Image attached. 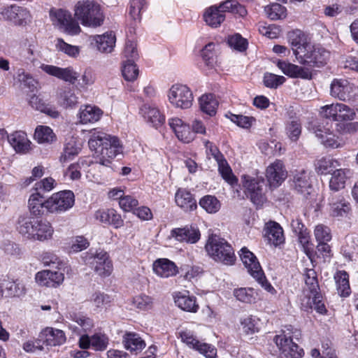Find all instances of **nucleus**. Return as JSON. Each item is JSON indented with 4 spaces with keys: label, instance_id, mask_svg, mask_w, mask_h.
I'll list each match as a JSON object with an SVG mask.
<instances>
[{
    "label": "nucleus",
    "instance_id": "f257e3e1",
    "mask_svg": "<svg viewBox=\"0 0 358 358\" xmlns=\"http://www.w3.org/2000/svg\"><path fill=\"white\" fill-rule=\"evenodd\" d=\"M293 54L299 64L306 67H322L326 65L330 52L323 47L313 44L306 35L300 31L290 36Z\"/></svg>",
    "mask_w": 358,
    "mask_h": 358
},
{
    "label": "nucleus",
    "instance_id": "f03ea898",
    "mask_svg": "<svg viewBox=\"0 0 358 358\" xmlns=\"http://www.w3.org/2000/svg\"><path fill=\"white\" fill-rule=\"evenodd\" d=\"M91 150L99 157V163L108 166L112 159L122 152V148L119 139L103 131L94 129L88 141Z\"/></svg>",
    "mask_w": 358,
    "mask_h": 358
},
{
    "label": "nucleus",
    "instance_id": "7ed1b4c3",
    "mask_svg": "<svg viewBox=\"0 0 358 358\" xmlns=\"http://www.w3.org/2000/svg\"><path fill=\"white\" fill-rule=\"evenodd\" d=\"M17 230L24 238L39 242L52 240L55 233L50 222L34 217H19Z\"/></svg>",
    "mask_w": 358,
    "mask_h": 358
},
{
    "label": "nucleus",
    "instance_id": "20e7f679",
    "mask_svg": "<svg viewBox=\"0 0 358 358\" xmlns=\"http://www.w3.org/2000/svg\"><path fill=\"white\" fill-rule=\"evenodd\" d=\"M73 12L74 17L85 27H100L105 18L101 6L90 0L78 1L74 6Z\"/></svg>",
    "mask_w": 358,
    "mask_h": 358
},
{
    "label": "nucleus",
    "instance_id": "39448f33",
    "mask_svg": "<svg viewBox=\"0 0 358 358\" xmlns=\"http://www.w3.org/2000/svg\"><path fill=\"white\" fill-rule=\"evenodd\" d=\"M205 249L208 255L216 262L231 265L236 260L231 245L218 235L211 234L208 236Z\"/></svg>",
    "mask_w": 358,
    "mask_h": 358
},
{
    "label": "nucleus",
    "instance_id": "423d86ee",
    "mask_svg": "<svg viewBox=\"0 0 358 358\" xmlns=\"http://www.w3.org/2000/svg\"><path fill=\"white\" fill-rule=\"evenodd\" d=\"M52 25L59 31L70 36L80 33L81 28L71 13L63 8L52 7L48 11Z\"/></svg>",
    "mask_w": 358,
    "mask_h": 358
},
{
    "label": "nucleus",
    "instance_id": "0eeeda50",
    "mask_svg": "<svg viewBox=\"0 0 358 358\" xmlns=\"http://www.w3.org/2000/svg\"><path fill=\"white\" fill-rule=\"evenodd\" d=\"M239 255L248 272L256 280L262 288L270 293H275V289L266 280L260 264L255 255L246 248H243L240 250Z\"/></svg>",
    "mask_w": 358,
    "mask_h": 358
},
{
    "label": "nucleus",
    "instance_id": "6e6552de",
    "mask_svg": "<svg viewBox=\"0 0 358 358\" xmlns=\"http://www.w3.org/2000/svg\"><path fill=\"white\" fill-rule=\"evenodd\" d=\"M86 265L89 266L99 275L109 276L113 271V263L109 255L104 250L90 252L83 257Z\"/></svg>",
    "mask_w": 358,
    "mask_h": 358
},
{
    "label": "nucleus",
    "instance_id": "1a4fd4ad",
    "mask_svg": "<svg viewBox=\"0 0 358 358\" xmlns=\"http://www.w3.org/2000/svg\"><path fill=\"white\" fill-rule=\"evenodd\" d=\"M169 103L175 108L186 110L192 106L194 96L189 87L182 84H174L168 90Z\"/></svg>",
    "mask_w": 358,
    "mask_h": 358
},
{
    "label": "nucleus",
    "instance_id": "9d476101",
    "mask_svg": "<svg viewBox=\"0 0 358 358\" xmlns=\"http://www.w3.org/2000/svg\"><path fill=\"white\" fill-rule=\"evenodd\" d=\"M74 203L75 196L72 191H60L46 199V210L50 213H62L71 209Z\"/></svg>",
    "mask_w": 358,
    "mask_h": 358
},
{
    "label": "nucleus",
    "instance_id": "9b49d317",
    "mask_svg": "<svg viewBox=\"0 0 358 358\" xmlns=\"http://www.w3.org/2000/svg\"><path fill=\"white\" fill-rule=\"evenodd\" d=\"M320 113L323 117L338 122L352 121L356 117L355 109L342 103L322 106Z\"/></svg>",
    "mask_w": 358,
    "mask_h": 358
},
{
    "label": "nucleus",
    "instance_id": "f8f14e48",
    "mask_svg": "<svg viewBox=\"0 0 358 358\" xmlns=\"http://www.w3.org/2000/svg\"><path fill=\"white\" fill-rule=\"evenodd\" d=\"M180 337L182 343L188 348L193 349L207 358H215L217 355L216 348L206 343L199 341L193 333L188 330L181 331Z\"/></svg>",
    "mask_w": 358,
    "mask_h": 358
},
{
    "label": "nucleus",
    "instance_id": "ddd939ff",
    "mask_svg": "<svg viewBox=\"0 0 358 358\" xmlns=\"http://www.w3.org/2000/svg\"><path fill=\"white\" fill-rule=\"evenodd\" d=\"M1 18L8 20L17 26H26L31 21L29 10L24 7L11 5L2 9Z\"/></svg>",
    "mask_w": 358,
    "mask_h": 358
},
{
    "label": "nucleus",
    "instance_id": "4468645a",
    "mask_svg": "<svg viewBox=\"0 0 358 358\" xmlns=\"http://www.w3.org/2000/svg\"><path fill=\"white\" fill-rule=\"evenodd\" d=\"M242 180L246 196L250 199L254 204L257 206L262 205L265 201L262 189L264 180L243 176Z\"/></svg>",
    "mask_w": 358,
    "mask_h": 358
},
{
    "label": "nucleus",
    "instance_id": "2eb2a0df",
    "mask_svg": "<svg viewBox=\"0 0 358 358\" xmlns=\"http://www.w3.org/2000/svg\"><path fill=\"white\" fill-rule=\"evenodd\" d=\"M108 345V336L101 331L96 332L92 336L84 334L80 336L78 341V345L83 350L92 348L96 351H104Z\"/></svg>",
    "mask_w": 358,
    "mask_h": 358
},
{
    "label": "nucleus",
    "instance_id": "dca6fc26",
    "mask_svg": "<svg viewBox=\"0 0 358 358\" xmlns=\"http://www.w3.org/2000/svg\"><path fill=\"white\" fill-rule=\"evenodd\" d=\"M275 65L285 75L289 78L306 80H310L312 78L311 70L305 66H299L287 60H278Z\"/></svg>",
    "mask_w": 358,
    "mask_h": 358
},
{
    "label": "nucleus",
    "instance_id": "f3484780",
    "mask_svg": "<svg viewBox=\"0 0 358 358\" xmlns=\"http://www.w3.org/2000/svg\"><path fill=\"white\" fill-rule=\"evenodd\" d=\"M287 172L282 161L276 159L266 169V178L271 187H277L286 179Z\"/></svg>",
    "mask_w": 358,
    "mask_h": 358
},
{
    "label": "nucleus",
    "instance_id": "a211bd4d",
    "mask_svg": "<svg viewBox=\"0 0 358 358\" xmlns=\"http://www.w3.org/2000/svg\"><path fill=\"white\" fill-rule=\"evenodd\" d=\"M274 341L285 357L301 358L303 356V349L292 341L290 336H288L286 334L277 335Z\"/></svg>",
    "mask_w": 358,
    "mask_h": 358
},
{
    "label": "nucleus",
    "instance_id": "6ab92c4d",
    "mask_svg": "<svg viewBox=\"0 0 358 358\" xmlns=\"http://www.w3.org/2000/svg\"><path fill=\"white\" fill-rule=\"evenodd\" d=\"M171 235L180 243L194 244L201 238L199 228L194 225H186L181 228H175L171 230Z\"/></svg>",
    "mask_w": 358,
    "mask_h": 358
},
{
    "label": "nucleus",
    "instance_id": "aec40b11",
    "mask_svg": "<svg viewBox=\"0 0 358 358\" xmlns=\"http://www.w3.org/2000/svg\"><path fill=\"white\" fill-rule=\"evenodd\" d=\"M169 125L174 132L179 141L185 143H189L195 138V135L189 124L185 122L179 117H172L169 119Z\"/></svg>",
    "mask_w": 358,
    "mask_h": 358
},
{
    "label": "nucleus",
    "instance_id": "412c9836",
    "mask_svg": "<svg viewBox=\"0 0 358 358\" xmlns=\"http://www.w3.org/2000/svg\"><path fill=\"white\" fill-rule=\"evenodd\" d=\"M354 88V85L346 79L335 78L330 85V94L336 99L345 101L350 99Z\"/></svg>",
    "mask_w": 358,
    "mask_h": 358
},
{
    "label": "nucleus",
    "instance_id": "4be33fe9",
    "mask_svg": "<svg viewBox=\"0 0 358 358\" xmlns=\"http://www.w3.org/2000/svg\"><path fill=\"white\" fill-rule=\"evenodd\" d=\"M310 172L306 170L296 171L292 179L294 189L304 196L310 195L313 189Z\"/></svg>",
    "mask_w": 358,
    "mask_h": 358
},
{
    "label": "nucleus",
    "instance_id": "5701e85b",
    "mask_svg": "<svg viewBox=\"0 0 358 358\" xmlns=\"http://www.w3.org/2000/svg\"><path fill=\"white\" fill-rule=\"evenodd\" d=\"M41 69L46 73L71 84H73L78 77V73L71 67L60 68L53 65L42 64Z\"/></svg>",
    "mask_w": 358,
    "mask_h": 358
},
{
    "label": "nucleus",
    "instance_id": "b1692460",
    "mask_svg": "<svg viewBox=\"0 0 358 358\" xmlns=\"http://www.w3.org/2000/svg\"><path fill=\"white\" fill-rule=\"evenodd\" d=\"M64 279V275L59 271L43 270L36 274V282L41 286L56 287L61 285Z\"/></svg>",
    "mask_w": 358,
    "mask_h": 358
},
{
    "label": "nucleus",
    "instance_id": "393cba45",
    "mask_svg": "<svg viewBox=\"0 0 358 358\" xmlns=\"http://www.w3.org/2000/svg\"><path fill=\"white\" fill-rule=\"evenodd\" d=\"M351 210L350 204L341 196H332L329 199L327 210L329 214L334 217H345Z\"/></svg>",
    "mask_w": 358,
    "mask_h": 358
},
{
    "label": "nucleus",
    "instance_id": "a878e982",
    "mask_svg": "<svg viewBox=\"0 0 358 358\" xmlns=\"http://www.w3.org/2000/svg\"><path fill=\"white\" fill-rule=\"evenodd\" d=\"M8 141L17 153L26 154L31 150V141L25 132L17 131L7 136Z\"/></svg>",
    "mask_w": 358,
    "mask_h": 358
},
{
    "label": "nucleus",
    "instance_id": "bb28decb",
    "mask_svg": "<svg viewBox=\"0 0 358 358\" xmlns=\"http://www.w3.org/2000/svg\"><path fill=\"white\" fill-rule=\"evenodd\" d=\"M83 142L77 137L71 136L66 139L63 152L59 161L61 163H66L73 160L81 151Z\"/></svg>",
    "mask_w": 358,
    "mask_h": 358
},
{
    "label": "nucleus",
    "instance_id": "cd10ccee",
    "mask_svg": "<svg viewBox=\"0 0 358 358\" xmlns=\"http://www.w3.org/2000/svg\"><path fill=\"white\" fill-rule=\"evenodd\" d=\"M152 268L157 275L164 278L174 276L178 273L176 264L165 258L155 260L153 263Z\"/></svg>",
    "mask_w": 358,
    "mask_h": 358
},
{
    "label": "nucleus",
    "instance_id": "c85d7f7f",
    "mask_svg": "<svg viewBox=\"0 0 358 358\" xmlns=\"http://www.w3.org/2000/svg\"><path fill=\"white\" fill-rule=\"evenodd\" d=\"M103 113V110L98 106L88 104L80 106L78 117L80 123L86 124L98 122Z\"/></svg>",
    "mask_w": 358,
    "mask_h": 358
},
{
    "label": "nucleus",
    "instance_id": "c756f323",
    "mask_svg": "<svg viewBox=\"0 0 358 358\" xmlns=\"http://www.w3.org/2000/svg\"><path fill=\"white\" fill-rule=\"evenodd\" d=\"M39 338L48 346H57L64 344L66 341V336L62 330L46 327L43 329Z\"/></svg>",
    "mask_w": 358,
    "mask_h": 358
},
{
    "label": "nucleus",
    "instance_id": "7c9ffc66",
    "mask_svg": "<svg viewBox=\"0 0 358 358\" xmlns=\"http://www.w3.org/2000/svg\"><path fill=\"white\" fill-rule=\"evenodd\" d=\"M124 348L131 354L138 355L146 346L145 341L136 333L126 332L122 337Z\"/></svg>",
    "mask_w": 358,
    "mask_h": 358
},
{
    "label": "nucleus",
    "instance_id": "2f4dec72",
    "mask_svg": "<svg viewBox=\"0 0 358 358\" xmlns=\"http://www.w3.org/2000/svg\"><path fill=\"white\" fill-rule=\"evenodd\" d=\"M143 118L152 127L158 128L165 122V115L152 106L145 104L141 108Z\"/></svg>",
    "mask_w": 358,
    "mask_h": 358
},
{
    "label": "nucleus",
    "instance_id": "473e14b6",
    "mask_svg": "<svg viewBox=\"0 0 358 358\" xmlns=\"http://www.w3.org/2000/svg\"><path fill=\"white\" fill-rule=\"evenodd\" d=\"M174 300L176 306L183 310L196 313L199 309L196 297L190 295L188 291L176 293Z\"/></svg>",
    "mask_w": 358,
    "mask_h": 358
},
{
    "label": "nucleus",
    "instance_id": "72a5a7b5",
    "mask_svg": "<svg viewBox=\"0 0 358 358\" xmlns=\"http://www.w3.org/2000/svg\"><path fill=\"white\" fill-rule=\"evenodd\" d=\"M331 174L329 188L331 191L338 192L345 188L347 180L351 176V170L350 169H337Z\"/></svg>",
    "mask_w": 358,
    "mask_h": 358
},
{
    "label": "nucleus",
    "instance_id": "f704fd0d",
    "mask_svg": "<svg viewBox=\"0 0 358 358\" xmlns=\"http://www.w3.org/2000/svg\"><path fill=\"white\" fill-rule=\"evenodd\" d=\"M315 136L320 139L321 143L326 147L338 148L342 147V144L338 140V137L334 134L329 128L318 125L314 128Z\"/></svg>",
    "mask_w": 358,
    "mask_h": 358
},
{
    "label": "nucleus",
    "instance_id": "c9c22d12",
    "mask_svg": "<svg viewBox=\"0 0 358 358\" xmlns=\"http://www.w3.org/2000/svg\"><path fill=\"white\" fill-rule=\"evenodd\" d=\"M94 217L100 222L113 225L116 229L123 225L121 215L114 209L99 210L96 211Z\"/></svg>",
    "mask_w": 358,
    "mask_h": 358
},
{
    "label": "nucleus",
    "instance_id": "e433bc0d",
    "mask_svg": "<svg viewBox=\"0 0 358 358\" xmlns=\"http://www.w3.org/2000/svg\"><path fill=\"white\" fill-rule=\"evenodd\" d=\"M203 19L209 27L217 28L225 20V15L221 13L217 5H213L205 9Z\"/></svg>",
    "mask_w": 358,
    "mask_h": 358
},
{
    "label": "nucleus",
    "instance_id": "4c0bfd02",
    "mask_svg": "<svg viewBox=\"0 0 358 358\" xmlns=\"http://www.w3.org/2000/svg\"><path fill=\"white\" fill-rule=\"evenodd\" d=\"M97 49L104 53L111 52L115 45L116 37L113 31L106 32L102 35L93 36Z\"/></svg>",
    "mask_w": 358,
    "mask_h": 358
},
{
    "label": "nucleus",
    "instance_id": "58836bf2",
    "mask_svg": "<svg viewBox=\"0 0 358 358\" xmlns=\"http://www.w3.org/2000/svg\"><path fill=\"white\" fill-rule=\"evenodd\" d=\"M303 275L305 286L303 289L301 298L311 296V294H316V293L320 292L316 272L313 269L306 268Z\"/></svg>",
    "mask_w": 358,
    "mask_h": 358
},
{
    "label": "nucleus",
    "instance_id": "ea45409f",
    "mask_svg": "<svg viewBox=\"0 0 358 358\" xmlns=\"http://www.w3.org/2000/svg\"><path fill=\"white\" fill-rule=\"evenodd\" d=\"M176 203L184 211L188 212L196 208V202L193 195L185 189H179L175 196Z\"/></svg>",
    "mask_w": 358,
    "mask_h": 358
},
{
    "label": "nucleus",
    "instance_id": "a19ab883",
    "mask_svg": "<svg viewBox=\"0 0 358 358\" xmlns=\"http://www.w3.org/2000/svg\"><path fill=\"white\" fill-rule=\"evenodd\" d=\"M265 230L266 236L271 244L278 246L284 243L283 230L278 223L273 221L268 222L266 224Z\"/></svg>",
    "mask_w": 358,
    "mask_h": 358
},
{
    "label": "nucleus",
    "instance_id": "79ce46f5",
    "mask_svg": "<svg viewBox=\"0 0 358 358\" xmlns=\"http://www.w3.org/2000/svg\"><path fill=\"white\" fill-rule=\"evenodd\" d=\"M1 287L7 296L10 297H20L26 293L24 285L19 280H3Z\"/></svg>",
    "mask_w": 358,
    "mask_h": 358
},
{
    "label": "nucleus",
    "instance_id": "37998d69",
    "mask_svg": "<svg viewBox=\"0 0 358 358\" xmlns=\"http://www.w3.org/2000/svg\"><path fill=\"white\" fill-rule=\"evenodd\" d=\"M29 104L34 109L44 113L49 116L56 118L59 113L56 108L46 103L41 98L36 95H31L29 99Z\"/></svg>",
    "mask_w": 358,
    "mask_h": 358
},
{
    "label": "nucleus",
    "instance_id": "c03bdc74",
    "mask_svg": "<svg viewBox=\"0 0 358 358\" xmlns=\"http://www.w3.org/2000/svg\"><path fill=\"white\" fill-rule=\"evenodd\" d=\"M339 166L338 161L330 156L322 157L315 163L316 172L321 175L331 173Z\"/></svg>",
    "mask_w": 358,
    "mask_h": 358
},
{
    "label": "nucleus",
    "instance_id": "a18cd8bd",
    "mask_svg": "<svg viewBox=\"0 0 358 358\" xmlns=\"http://www.w3.org/2000/svg\"><path fill=\"white\" fill-rule=\"evenodd\" d=\"M301 301L302 306L306 308H313L320 314H324L327 312L320 292H317L316 294H311V296L302 297Z\"/></svg>",
    "mask_w": 358,
    "mask_h": 358
},
{
    "label": "nucleus",
    "instance_id": "49530a36",
    "mask_svg": "<svg viewBox=\"0 0 358 358\" xmlns=\"http://www.w3.org/2000/svg\"><path fill=\"white\" fill-rule=\"evenodd\" d=\"M338 294L342 297H347L351 293L349 284V275L345 271H338L334 275Z\"/></svg>",
    "mask_w": 358,
    "mask_h": 358
},
{
    "label": "nucleus",
    "instance_id": "de8ad7c7",
    "mask_svg": "<svg viewBox=\"0 0 358 358\" xmlns=\"http://www.w3.org/2000/svg\"><path fill=\"white\" fill-rule=\"evenodd\" d=\"M28 207L33 215H41L44 213V209L46 210V200L38 192L31 194L28 200Z\"/></svg>",
    "mask_w": 358,
    "mask_h": 358
},
{
    "label": "nucleus",
    "instance_id": "09e8293b",
    "mask_svg": "<svg viewBox=\"0 0 358 358\" xmlns=\"http://www.w3.org/2000/svg\"><path fill=\"white\" fill-rule=\"evenodd\" d=\"M34 138L38 143H52L56 141V135L48 126L38 125L35 129Z\"/></svg>",
    "mask_w": 358,
    "mask_h": 358
},
{
    "label": "nucleus",
    "instance_id": "8fccbe9b",
    "mask_svg": "<svg viewBox=\"0 0 358 358\" xmlns=\"http://www.w3.org/2000/svg\"><path fill=\"white\" fill-rule=\"evenodd\" d=\"M200 108L204 113L213 116L215 115L218 102L214 95L203 94L199 98Z\"/></svg>",
    "mask_w": 358,
    "mask_h": 358
},
{
    "label": "nucleus",
    "instance_id": "3c124183",
    "mask_svg": "<svg viewBox=\"0 0 358 358\" xmlns=\"http://www.w3.org/2000/svg\"><path fill=\"white\" fill-rule=\"evenodd\" d=\"M78 103V96L70 88L62 90L58 94V103L65 108L75 107Z\"/></svg>",
    "mask_w": 358,
    "mask_h": 358
},
{
    "label": "nucleus",
    "instance_id": "603ef678",
    "mask_svg": "<svg viewBox=\"0 0 358 358\" xmlns=\"http://www.w3.org/2000/svg\"><path fill=\"white\" fill-rule=\"evenodd\" d=\"M234 296L241 302L252 303L256 301L258 294L253 288L241 287L234 289Z\"/></svg>",
    "mask_w": 358,
    "mask_h": 358
},
{
    "label": "nucleus",
    "instance_id": "864d4df0",
    "mask_svg": "<svg viewBox=\"0 0 358 358\" xmlns=\"http://www.w3.org/2000/svg\"><path fill=\"white\" fill-rule=\"evenodd\" d=\"M215 44L209 43L201 50V57L209 69H215L217 66V57L215 52Z\"/></svg>",
    "mask_w": 358,
    "mask_h": 358
},
{
    "label": "nucleus",
    "instance_id": "5fc2aeb1",
    "mask_svg": "<svg viewBox=\"0 0 358 358\" xmlns=\"http://www.w3.org/2000/svg\"><path fill=\"white\" fill-rule=\"evenodd\" d=\"M200 206L208 213H217L221 207L220 201L212 195H206L199 201Z\"/></svg>",
    "mask_w": 358,
    "mask_h": 358
},
{
    "label": "nucleus",
    "instance_id": "6e6d98bb",
    "mask_svg": "<svg viewBox=\"0 0 358 358\" xmlns=\"http://www.w3.org/2000/svg\"><path fill=\"white\" fill-rule=\"evenodd\" d=\"M55 45L57 51L62 52L69 57H77L80 54V48L78 46L69 44L62 38H57Z\"/></svg>",
    "mask_w": 358,
    "mask_h": 358
},
{
    "label": "nucleus",
    "instance_id": "4d7b16f0",
    "mask_svg": "<svg viewBox=\"0 0 358 358\" xmlns=\"http://www.w3.org/2000/svg\"><path fill=\"white\" fill-rule=\"evenodd\" d=\"M286 134L292 141H296L301 134V124L297 118L290 119L286 124Z\"/></svg>",
    "mask_w": 358,
    "mask_h": 358
},
{
    "label": "nucleus",
    "instance_id": "13d9d810",
    "mask_svg": "<svg viewBox=\"0 0 358 358\" xmlns=\"http://www.w3.org/2000/svg\"><path fill=\"white\" fill-rule=\"evenodd\" d=\"M264 11L267 17L272 20H280L286 17L285 8L277 3L266 6Z\"/></svg>",
    "mask_w": 358,
    "mask_h": 358
},
{
    "label": "nucleus",
    "instance_id": "bf43d9fd",
    "mask_svg": "<svg viewBox=\"0 0 358 358\" xmlns=\"http://www.w3.org/2000/svg\"><path fill=\"white\" fill-rule=\"evenodd\" d=\"M139 71L133 61L127 60L122 66V74L127 81H134L138 76Z\"/></svg>",
    "mask_w": 358,
    "mask_h": 358
},
{
    "label": "nucleus",
    "instance_id": "052dcab7",
    "mask_svg": "<svg viewBox=\"0 0 358 358\" xmlns=\"http://www.w3.org/2000/svg\"><path fill=\"white\" fill-rule=\"evenodd\" d=\"M218 164V171L223 179L229 184L234 185L237 182V179L232 173L231 169L227 161L222 157V159L217 161Z\"/></svg>",
    "mask_w": 358,
    "mask_h": 358
},
{
    "label": "nucleus",
    "instance_id": "680f3d73",
    "mask_svg": "<svg viewBox=\"0 0 358 358\" xmlns=\"http://www.w3.org/2000/svg\"><path fill=\"white\" fill-rule=\"evenodd\" d=\"M226 117L240 127L249 129L255 122L253 117L245 116L243 115H235L231 113L226 114Z\"/></svg>",
    "mask_w": 358,
    "mask_h": 358
},
{
    "label": "nucleus",
    "instance_id": "e2e57ef3",
    "mask_svg": "<svg viewBox=\"0 0 358 358\" xmlns=\"http://www.w3.org/2000/svg\"><path fill=\"white\" fill-rule=\"evenodd\" d=\"M72 320L75 322L85 332L87 333L92 330L94 326L92 319L81 313H76L71 316Z\"/></svg>",
    "mask_w": 358,
    "mask_h": 358
},
{
    "label": "nucleus",
    "instance_id": "0e129e2a",
    "mask_svg": "<svg viewBox=\"0 0 358 358\" xmlns=\"http://www.w3.org/2000/svg\"><path fill=\"white\" fill-rule=\"evenodd\" d=\"M132 304L138 309L148 310L153 306V299L145 294H139L132 299Z\"/></svg>",
    "mask_w": 358,
    "mask_h": 358
},
{
    "label": "nucleus",
    "instance_id": "69168bd1",
    "mask_svg": "<svg viewBox=\"0 0 358 358\" xmlns=\"http://www.w3.org/2000/svg\"><path fill=\"white\" fill-rule=\"evenodd\" d=\"M259 320L253 316H248L241 321L243 331L247 334H252L259 331Z\"/></svg>",
    "mask_w": 358,
    "mask_h": 358
},
{
    "label": "nucleus",
    "instance_id": "338daca9",
    "mask_svg": "<svg viewBox=\"0 0 358 358\" xmlns=\"http://www.w3.org/2000/svg\"><path fill=\"white\" fill-rule=\"evenodd\" d=\"M17 80L24 87H27L31 92L36 89L37 82L33 77L28 73H26L23 69H19L17 73Z\"/></svg>",
    "mask_w": 358,
    "mask_h": 358
},
{
    "label": "nucleus",
    "instance_id": "774afa93",
    "mask_svg": "<svg viewBox=\"0 0 358 358\" xmlns=\"http://www.w3.org/2000/svg\"><path fill=\"white\" fill-rule=\"evenodd\" d=\"M90 245L89 241L83 236H78L72 238L70 246V252H79L87 249Z\"/></svg>",
    "mask_w": 358,
    "mask_h": 358
}]
</instances>
